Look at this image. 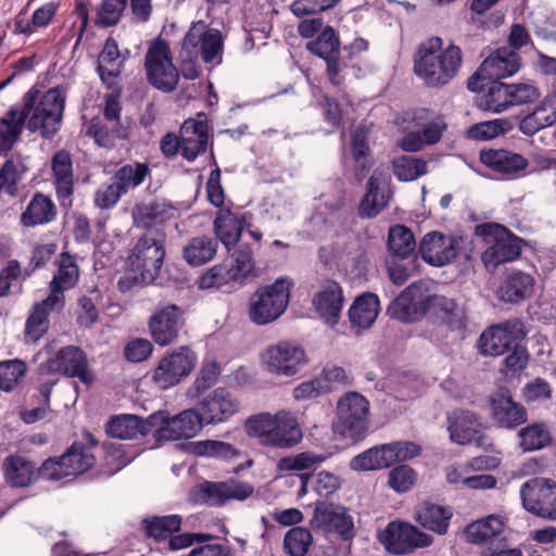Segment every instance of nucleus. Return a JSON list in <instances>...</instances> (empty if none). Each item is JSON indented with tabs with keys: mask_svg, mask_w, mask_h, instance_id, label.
<instances>
[{
	"mask_svg": "<svg viewBox=\"0 0 556 556\" xmlns=\"http://www.w3.org/2000/svg\"><path fill=\"white\" fill-rule=\"evenodd\" d=\"M181 309L177 305H166L150 318L149 329L156 344L165 346L178 336Z\"/></svg>",
	"mask_w": 556,
	"mask_h": 556,
	"instance_id": "obj_27",
	"label": "nucleus"
},
{
	"mask_svg": "<svg viewBox=\"0 0 556 556\" xmlns=\"http://www.w3.org/2000/svg\"><path fill=\"white\" fill-rule=\"evenodd\" d=\"M245 432L263 446L289 450L303 439V432L294 413L287 409L275 414L260 413L245 421Z\"/></svg>",
	"mask_w": 556,
	"mask_h": 556,
	"instance_id": "obj_6",
	"label": "nucleus"
},
{
	"mask_svg": "<svg viewBox=\"0 0 556 556\" xmlns=\"http://www.w3.org/2000/svg\"><path fill=\"white\" fill-rule=\"evenodd\" d=\"M149 422L155 428L153 437L159 442L176 441L195 437L204 421L195 409H186L175 416L159 410L149 416Z\"/></svg>",
	"mask_w": 556,
	"mask_h": 556,
	"instance_id": "obj_12",
	"label": "nucleus"
},
{
	"mask_svg": "<svg viewBox=\"0 0 556 556\" xmlns=\"http://www.w3.org/2000/svg\"><path fill=\"white\" fill-rule=\"evenodd\" d=\"M181 155L189 162L204 153L207 148V125L203 121L187 119L180 128Z\"/></svg>",
	"mask_w": 556,
	"mask_h": 556,
	"instance_id": "obj_32",
	"label": "nucleus"
},
{
	"mask_svg": "<svg viewBox=\"0 0 556 556\" xmlns=\"http://www.w3.org/2000/svg\"><path fill=\"white\" fill-rule=\"evenodd\" d=\"M344 296L340 285L333 280L324 281L312 298L314 312L328 326H336L341 317Z\"/></svg>",
	"mask_w": 556,
	"mask_h": 556,
	"instance_id": "obj_22",
	"label": "nucleus"
},
{
	"mask_svg": "<svg viewBox=\"0 0 556 556\" xmlns=\"http://www.w3.org/2000/svg\"><path fill=\"white\" fill-rule=\"evenodd\" d=\"M483 165L505 177H515L528 166L521 154L508 150H488L480 153Z\"/></svg>",
	"mask_w": 556,
	"mask_h": 556,
	"instance_id": "obj_31",
	"label": "nucleus"
},
{
	"mask_svg": "<svg viewBox=\"0 0 556 556\" xmlns=\"http://www.w3.org/2000/svg\"><path fill=\"white\" fill-rule=\"evenodd\" d=\"M458 240L453 236H445L439 231L426 233L419 244L421 258L437 267L450 264L456 258Z\"/></svg>",
	"mask_w": 556,
	"mask_h": 556,
	"instance_id": "obj_23",
	"label": "nucleus"
},
{
	"mask_svg": "<svg viewBox=\"0 0 556 556\" xmlns=\"http://www.w3.org/2000/svg\"><path fill=\"white\" fill-rule=\"evenodd\" d=\"M56 216L53 201L43 193L36 192L22 213L20 222L24 227H35L51 223Z\"/></svg>",
	"mask_w": 556,
	"mask_h": 556,
	"instance_id": "obj_38",
	"label": "nucleus"
},
{
	"mask_svg": "<svg viewBox=\"0 0 556 556\" xmlns=\"http://www.w3.org/2000/svg\"><path fill=\"white\" fill-rule=\"evenodd\" d=\"M242 222L229 210H220L214 220V230L218 239L229 251L240 239Z\"/></svg>",
	"mask_w": 556,
	"mask_h": 556,
	"instance_id": "obj_42",
	"label": "nucleus"
},
{
	"mask_svg": "<svg viewBox=\"0 0 556 556\" xmlns=\"http://www.w3.org/2000/svg\"><path fill=\"white\" fill-rule=\"evenodd\" d=\"M526 337L519 319L506 320L483 331L479 338V350L484 355L498 356L517 345Z\"/></svg>",
	"mask_w": 556,
	"mask_h": 556,
	"instance_id": "obj_19",
	"label": "nucleus"
},
{
	"mask_svg": "<svg viewBox=\"0 0 556 556\" xmlns=\"http://www.w3.org/2000/svg\"><path fill=\"white\" fill-rule=\"evenodd\" d=\"M393 172L399 180L412 181L428 172L427 162L420 157L402 155L393 160Z\"/></svg>",
	"mask_w": 556,
	"mask_h": 556,
	"instance_id": "obj_50",
	"label": "nucleus"
},
{
	"mask_svg": "<svg viewBox=\"0 0 556 556\" xmlns=\"http://www.w3.org/2000/svg\"><path fill=\"white\" fill-rule=\"evenodd\" d=\"M340 41L336 30L327 26L318 37L307 43V50L325 60L329 80L334 86H340L344 80L343 71L345 65L339 61Z\"/></svg>",
	"mask_w": 556,
	"mask_h": 556,
	"instance_id": "obj_20",
	"label": "nucleus"
},
{
	"mask_svg": "<svg viewBox=\"0 0 556 556\" xmlns=\"http://www.w3.org/2000/svg\"><path fill=\"white\" fill-rule=\"evenodd\" d=\"M311 525L315 530L337 534L342 541H351L355 536L353 517L345 507L331 503L316 504Z\"/></svg>",
	"mask_w": 556,
	"mask_h": 556,
	"instance_id": "obj_18",
	"label": "nucleus"
},
{
	"mask_svg": "<svg viewBox=\"0 0 556 556\" xmlns=\"http://www.w3.org/2000/svg\"><path fill=\"white\" fill-rule=\"evenodd\" d=\"M313 543L309 530L292 527L285 535L283 549L289 556H305Z\"/></svg>",
	"mask_w": 556,
	"mask_h": 556,
	"instance_id": "obj_53",
	"label": "nucleus"
},
{
	"mask_svg": "<svg viewBox=\"0 0 556 556\" xmlns=\"http://www.w3.org/2000/svg\"><path fill=\"white\" fill-rule=\"evenodd\" d=\"M195 364V354L190 349L180 346L160 361L153 372V381L163 390L174 387L193 370Z\"/></svg>",
	"mask_w": 556,
	"mask_h": 556,
	"instance_id": "obj_17",
	"label": "nucleus"
},
{
	"mask_svg": "<svg viewBox=\"0 0 556 556\" xmlns=\"http://www.w3.org/2000/svg\"><path fill=\"white\" fill-rule=\"evenodd\" d=\"M260 357L264 370L278 377H292L307 363L303 346L287 340L268 345Z\"/></svg>",
	"mask_w": 556,
	"mask_h": 556,
	"instance_id": "obj_13",
	"label": "nucleus"
},
{
	"mask_svg": "<svg viewBox=\"0 0 556 556\" xmlns=\"http://www.w3.org/2000/svg\"><path fill=\"white\" fill-rule=\"evenodd\" d=\"M78 278L79 269L74 257L68 253H62L58 262V270L50 281V293L45 300L34 305L26 320V341L36 342L47 331L50 312L63 308L64 292L74 288Z\"/></svg>",
	"mask_w": 556,
	"mask_h": 556,
	"instance_id": "obj_4",
	"label": "nucleus"
},
{
	"mask_svg": "<svg viewBox=\"0 0 556 556\" xmlns=\"http://www.w3.org/2000/svg\"><path fill=\"white\" fill-rule=\"evenodd\" d=\"M254 262L248 248L239 249L233 254L232 264L228 271L233 281H243L253 270Z\"/></svg>",
	"mask_w": 556,
	"mask_h": 556,
	"instance_id": "obj_61",
	"label": "nucleus"
},
{
	"mask_svg": "<svg viewBox=\"0 0 556 556\" xmlns=\"http://www.w3.org/2000/svg\"><path fill=\"white\" fill-rule=\"evenodd\" d=\"M152 280H154V277L150 274L128 267L118 278L117 288L123 293L132 292Z\"/></svg>",
	"mask_w": 556,
	"mask_h": 556,
	"instance_id": "obj_64",
	"label": "nucleus"
},
{
	"mask_svg": "<svg viewBox=\"0 0 556 556\" xmlns=\"http://www.w3.org/2000/svg\"><path fill=\"white\" fill-rule=\"evenodd\" d=\"M507 525V517L502 514H492L485 518L469 523L465 530L467 540L476 544L494 546Z\"/></svg>",
	"mask_w": 556,
	"mask_h": 556,
	"instance_id": "obj_33",
	"label": "nucleus"
},
{
	"mask_svg": "<svg viewBox=\"0 0 556 556\" xmlns=\"http://www.w3.org/2000/svg\"><path fill=\"white\" fill-rule=\"evenodd\" d=\"M520 447L523 452H532L547 446L551 441V433L543 422H534L519 430Z\"/></svg>",
	"mask_w": 556,
	"mask_h": 556,
	"instance_id": "obj_45",
	"label": "nucleus"
},
{
	"mask_svg": "<svg viewBox=\"0 0 556 556\" xmlns=\"http://www.w3.org/2000/svg\"><path fill=\"white\" fill-rule=\"evenodd\" d=\"M324 460L325 456L323 455L313 452H302L280 458L276 464V470L280 473L307 470L321 464Z\"/></svg>",
	"mask_w": 556,
	"mask_h": 556,
	"instance_id": "obj_51",
	"label": "nucleus"
},
{
	"mask_svg": "<svg viewBox=\"0 0 556 556\" xmlns=\"http://www.w3.org/2000/svg\"><path fill=\"white\" fill-rule=\"evenodd\" d=\"M86 440L87 443L75 441L59 458L47 459L40 468V475L48 480H60L90 469L96 463L91 448L97 442L89 433L86 434Z\"/></svg>",
	"mask_w": 556,
	"mask_h": 556,
	"instance_id": "obj_10",
	"label": "nucleus"
},
{
	"mask_svg": "<svg viewBox=\"0 0 556 556\" xmlns=\"http://www.w3.org/2000/svg\"><path fill=\"white\" fill-rule=\"evenodd\" d=\"M416 242L413 232L403 225H395L389 229L388 233V248L389 251L396 257H408L414 249Z\"/></svg>",
	"mask_w": 556,
	"mask_h": 556,
	"instance_id": "obj_47",
	"label": "nucleus"
},
{
	"mask_svg": "<svg viewBox=\"0 0 556 556\" xmlns=\"http://www.w3.org/2000/svg\"><path fill=\"white\" fill-rule=\"evenodd\" d=\"M416 481V472L407 465H400L389 472V485L396 492L410 490Z\"/></svg>",
	"mask_w": 556,
	"mask_h": 556,
	"instance_id": "obj_63",
	"label": "nucleus"
},
{
	"mask_svg": "<svg viewBox=\"0 0 556 556\" xmlns=\"http://www.w3.org/2000/svg\"><path fill=\"white\" fill-rule=\"evenodd\" d=\"M26 372V365L20 359L0 362V388L11 392Z\"/></svg>",
	"mask_w": 556,
	"mask_h": 556,
	"instance_id": "obj_57",
	"label": "nucleus"
},
{
	"mask_svg": "<svg viewBox=\"0 0 556 556\" xmlns=\"http://www.w3.org/2000/svg\"><path fill=\"white\" fill-rule=\"evenodd\" d=\"M379 541L392 554L404 555L432 544L431 535L404 521H391L378 534Z\"/></svg>",
	"mask_w": 556,
	"mask_h": 556,
	"instance_id": "obj_15",
	"label": "nucleus"
},
{
	"mask_svg": "<svg viewBox=\"0 0 556 556\" xmlns=\"http://www.w3.org/2000/svg\"><path fill=\"white\" fill-rule=\"evenodd\" d=\"M179 515L153 516L142 521L143 529L149 536L162 540L176 532L181 527Z\"/></svg>",
	"mask_w": 556,
	"mask_h": 556,
	"instance_id": "obj_49",
	"label": "nucleus"
},
{
	"mask_svg": "<svg viewBox=\"0 0 556 556\" xmlns=\"http://www.w3.org/2000/svg\"><path fill=\"white\" fill-rule=\"evenodd\" d=\"M151 430L149 418L143 420L135 415L114 416L105 425L106 433L121 440H132Z\"/></svg>",
	"mask_w": 556,
	"mask_h": 556,
	"instance_id": "obj_36",
	"label": "nucleus"
},
{
	"mask_svg": "<svg viewBox=\"0 0 556 556\" xmlns=\"http://www.w3.org/2000/svg\"><path fill=\"white\" fill-rule=\"evenodd\" d=\"M291 282L278 278L274 283L256 290L250 299L249 318L258 326L278 319L287 309L290 300Z\"/></svg>",
	"mask_w": 556,
	"mask_h": 556,
	"instance_id": "obj_8",
	"label": "nucleus"
},
{
	"mask_svg": "<svg viewBox=\"0 0 556 556\" xmlns=\"http://www.w3.org/2000/svg\"><path fill=\"white\" fill-rule=\"evenodd\" d=\"M231 281L233 280L228 271V265L223 263L211 267L202 274L197 283L201 290L215 291Z\"/></svg>",
	"mask_w": 556,
	"mask_h": 556,
	"instance_id": "obj_56",
	"label": "nucleus"
},
{
	"mask_svg": "<svg viewBox=\"0 0 556 556\" xmlns=\"http://www.w3.org/2000/svg\"><path fill=\"white\" fill-rule=\"evenodd\" d=\"M3 471L9 484L22 488L31 482L35 476V466L22 456L11 455L4 459Z\"/></svg>",
	"mask_w": 556,
	"mask_h": 556,
	"instance_id": "obj_43",
	"label": "nucleus"
},
{
	"mask_svg": "<svg viewBox=\"0 0 556 556\" xmlns=\"http://www.w3.org/2000/svg\"><path fill=\"white\" fill-rule=\"evenodd\" d=\"M431 286V282L425 280L413 282L390 304L389 314L403 323H412L432 308L442 313L451 330L463 336L466 328L463 309L453 300L434 294Z\"/></svg>",
	"mask_w": 556,
	"mask_h": 556,
	"instance_id": "obj_3",
	"label": "nucleus"
},
{
	"mask_svg": "<svg viewBox=\"0 0 556 556\" xmlns=\"http://www.w3.org/2000/svg\"><path fill=\"white\" fill-rule=\"evenodd\" d=\"M217 241L208 237H197L184 248L185 261L191 266H201L211 260L217 251Z\"/></svg>",
	"mask_w": 556,
	"mask_h": 556,
	"instance_id": "obj_44",
	"label": "nucleus"
},
{
	"mask_svg": "<svg viewBox=\"0 0 556 556\" xmlns=\"http://www.w3.org/2000/svg\"><path fill=\"white\" fill-rule=\"evenodd\" d=\"M447 422L452 442L459 445L475 443L477 446H482L484 444L481 424L475 414L468 410H454L447 415Z\"/></svg>",
	"mask_w": 556,
	"mask_h": 556,
	"instance_id": "obj_25",
	"label": "nucleus"
},
{
	"mask_svg": "<svg viewBox=\"0 0 556 556\" xmlns=\"http://www.w3.org/2000/svg\"><path fill=\"white\" fill-rule=\"evenodd\" d=\"M26 170L27 166L20 155L12 156L5 161L0 169V184L8 194L14 195L16 193V185Z\"/></svg>",
	"mask_w": 556,
	"mask_h": 556,
	"instance_id": "obj_52",
	"label": "nucleus"
},
{
	"mask_svg": "<svg viewBox=\"0 0 556 556\" xmlns=\"http://www.w3.org/2000/svg\"><path fill=\"white\" fill-rule=\"evenodd\" d=\"M193 453L199 456L218 457L223 459H231L238 455V451L229 443L204 440L193 444Z\"/></svg>",
	"mask_w": 556,
	"mask_h": 556,
	"instance_id": "obj_58",
	"label": "nucleus"
},
{
	"mask_svg": "<svg viewBox=\"0 0 556 556\" xmlns=\"http://www.w3.org/2000/svg\"><path fill=\"white\" fill-rule=\"evenodd\" d=\"M452 516L451 509L426 502L417 507L414 518L422 528L442 535L447 532Z\"/></svg>",
	"mask_w": 556,
	"mask_h": 556,
	"instance_id": "obj_39",
	"label": "nucleus"
},
{
	"mask_svg": "<svg viewBox=\"0 0 556 556\" xmlns=\"http://www.w3.org/2000/svg\"><path fill=\"white\" fill-rule=\"evenodd\" d=\"M509 108L533 102L540 97L539 89L531 83L507 84Z\"/></svg>",
	"mask_w": 556,
	"mask_h": 556,
	"instance_id": "obj_60",
	"label": "nucleus"
},
{
	"mask_svg": "<svg viewBox=\"0 0 556 556\" xmlns=\"http://www.w3.org/2000/svg\"><path fill=\"white\" fill-rule=\"evenodd\" d=\"M519 67V54L509 48H500L482 62L477 76L482 79L498 80L514 75Z\"/></svg>",
	"mask_w": 556,
	"mask_h": 556,
	"instance_id": "obj_26",
	"label": "nucleus"
},
{
	"mask_svg": "<svg viewBox=\"0 0 556 556\" xmlns=\"http://www.w3.org/2000/svg\"><path fill=\"white\" fill-rule=\"evenodd\" d=\"M445 128L446 125L444 121L441 117H437L426 124L420 131H410L406 134L400 146L404 151H419L425 146H431L439 142Z\"/></svg>",
	"mask_w": 556,
	"mask_h": 556,
	"instance_id": "obj_40",
	"label": "nucleus"
},
{
	"mask_svg": "<svg viewBox=\"0 0 556 556\" xmlns=\"http://www.w3.org/2000/svg\"><path fill=\"white\" fill-rule=\"evenodd\" d=\"M201 491L210 505H222L226 501H244L250 497L254 488L251 483L237 479H229L223 482H204Z\"/></svg>",
	"mask_w": 556,
	"mask_h": 556,
	"instance_id": "obj_29",
	"label": "nucleus"
},
{
	"mask_svg": "<svg viewBox=\"0 0 556 556\" xmlns=\"http://www.w3.org/2000/svg\"><path fill=\"white\" fill-rule=\"evenodd\" d=\"M380 301L377 294L366 292L355 299L349 309V318L357 330L369 328L378 317Z\"/></svg>",
	"mask_w": 556,
	"mask_h": 556,
	"instance_id": "obj_37",
	"label": "nucleus"
},
{
	"mask_svg": "<svg viewBox=\"0 0 556 556\" xmlns=\"http://www.w3.org/2000/svg\"><path fill=\"white\" fill-rule=\"evenodd\" d=\"M533 278L519 270H511L498 289V296L510 303H517L532 293Z\"/></svg>",
	"mask_w": 556,
	"mask_h": 556,
	"instance_id": "obj_41",
	"label": "nucleus"
},
{
	"mask_svg": "<svg viewBox=\"0 0 556 556\" xmlns=\"http://www.w3.org/2000/svg\"><path fill=\"white\" fill-rule=\"evenodd\" d=\"M127 5V0H102L97 8L94 25L111 27L116 25Z\"/></svg>",
	"mask_w": 556,
	"mask_h": 556,
	"instance_id": "obj_54",
	"label": "nucleus"
},
{
	"mask_svg": "<svg viewBox=\"0 0 556 556\" xmlns=\"http://www.w3.org/2000/svg\"><path fill=\"white\" fill-rule=\"evenodd\" d=\"M56 194L62 206H70L74 191L73 162L65 150L58 151L51 160Z\"/></svg>",
	"mask_w": 556,
	"mask_h": 556,
	"instance_id": "obj_30",
	"label": "nucleus"
},
{
	"mask_svg": "<svg viewBox=\"0 0 556 556\" xmlns=\"http://www.w3.org/2000/svg\"><path fill=\"white\" fill-rule=\"evenodd\" d=\"M367 131L363 128H356L352 132L351 149L355 163L361 169V175L368 168V146H367Z\"/></svg>",
	"mask_w": 556,
	"mask_h": 556,
	"instance_id": "obj_62",
	"label": "nucleus"
},
{
	"mask_svg": "<svg viewBox=\"0 0 556 556\" xmlns=\"http://www.w3.org/2000/svg\"><path fill=\"white\" fill-rule=\"evenodd\" d=\"M482 105L493 113H502L509 109L507 84L494 80L483 94Z\"/></svg>",
	"mask_w": 556,
	"mask_h": 556,
	"instance_id": "obj_55",
	"label": "nucleus"
},
{
	"mask_svg": "<svg viewBox=\"0 0 556 556\" xmlns=\"http://www.w3.org/2000/svg\"><path fill=\"white\" fill-rule=\"evenodd\" d=\"M476 233L489 244L481 258L486 269H495L500 264L511 262L520 255L521 247L517 237L497 224H482Z\"/></svg>",
	"mask_w": 556,
	"mask_h": 556,
	"instance_id": "obj_11",
	"label": "nucleus"
},
{
	"mask_svg": "<svg viewBox=\"0 0 556 556\" xmlns=\"http://www.w3.org/2000/svg\"><path fill=\"white\" fill-rule=\"evenodd\" d=\"M174 210L165 202H153L137 206L134 218L147 231L138 239L127 260V266L143 270L154 278L165 257V232L153 226L169 219Z\"/></svg>",
	"mask_w": 556,
	"mask_h": 556,
	"instance_id": "obj_2",
	"label": "nucleus"
},
{
	"mask_svg": "<svg viewBox=\"0 0 556 556\" xmlns=\"http://www.w3.org/2000/svg\"><path fill=\"white\" fill-rule=\"evenodd\" d=\"M490 405L492 417L501 428L513 429L527 420L525 407L514 402L508 394H495L491 397Z\"/></svg>",
	"mask_w": 556,
	"mask_h": 556,
	"instance_id": "obj_34",
	"label": "nucleus"
},
{
	"mask_svg": "<svg viewBox=\"0 0 556 556\" xmlns=\"http://www.w3.org/2000/svg\"><path fill=\"white\" fill-rule=\"evenodd\" d=\"M390 184L391 176L387 168L378 167L374 170L359 205V214L363 217H375L388 205L392 195Z\"/></svg>",
	"mask_w": 556,
	"mask_h": 556,
	"instance_id": "obj_21",
	"label": "nucleus"
},
{
	"mask_svg": "<svg viewBox=\"0 0 556 556\" xmlns=\"http://www.w3.org/2000/svg\"><path fill=\"white\" fill-rule=\"evenodd\" d=\"M508 122L504 118H497L488 122H481L469 127L467 136L475 140H491L507 129Z\"/></svg>",
	"mask_w": 556,
	"mask_h": 556,
	"instance_id": "obj_59",
	"label": "nucleus"
},
{
	"mask_svg": "<svg viewBox=\"0 0 556 556\" xmlns=\"http://www.w3.org/2000/svg\"><path fill=\"white\" fill-rule=\"evenodd\" d=\"M118 45L115 39L109 38L98 59V71L102 80L114 78L119 74L122 61Z\"/></svg>",
	"mask_w": 556,
	"mask_h": 556,
	"instance_id": "obj_48",
	"label": "nucleus"
},
{
	"mask_svg": "<svg viewBox=\"0 0 556 556\" xmlns=\"http://www.w3.org/2000/svg\"><path fill=\"white\" fill-rule=\"evenodd\" d=\"M239 409V402L226 389L217 388L200 405V415L204 424H216L227 420Z\"/></svg>",
	"mask_w": 556,
	"mask_h": 556,
	"instance_id": "obj_28",
	"label": "nucleus"
},
{
	"mask_svg": "<svg viewBox=\"0 0 556 556\" xmlns=\"http://www.w3.org/2000/svg\"><path fill=\"white\" fill-rule=\"evenodd\" d=\"M150 169L147 163H129L119 167L114 174V180L124 193L140 186Z\"/></svg>",
	"mask_w": 556,
	"mask_h": 556,
	"instance_id": "obj_46",
	"label": "nucleus"
},
{
	"mask_svg": "<svg viewBox=\"0 0 556 556\" xmlns=\"http://www.w3.org/2000/svg\"><path fill=\"white\" fill-rule=\"evenodd\" d=\"M442 46L440 37H432L419 47L415 58V74L429 87L447 85L462 67L460 48L453 43Z\"/></svg>",
	"mask_w": 556,
	"mask_h": 556,
	"instance_id": "obj_5",
	"label": "nucleus"
},
{
	"mask_svg": "<svg viewBox=\"0 0 556 556\" xmlns=\"http://www.w3.org/2000/svg\"><path fill=\"white\" fill-rule=\"evenodd\" d=\"M47 371L62 372L65 376L78 378L83 383L90 384L93 376L88 369L86 354L77 346L68 345L48 359Z\"/></svg>",
	"mask_w": 556,
	"mask_h": 556,
	"instance_id": "obj_24",
	"label": "nucleus"
},
{
	"mask_svg": "<svg viewBox=\"0 0 556 556\" xmlns=\"http://www.w3.org/2000/svg\"><path fill=\"white\" fill-rule=\"evenodd\" d=\"M556 123V88L549 92L542 102L520 124L519 129L527 136H532L539 130Z\"/></svg>",
	"mask_w": 556,
	"mask_h": 556,
	"instance_id": "obj_35",
	"label": "nucleus"
},
{
	"mask_svg": "<svg viewBox=\"0 0 556 556\" xmlns=\"http://www.w3.org/2000/svg\"><path fill=\"white\" fill-rule=\"evenodd\" d=\"M65 98L59 88L42 93L30 89L21 106L14 105L0 117V156L7 155L18 140L24 127L31 132L40 130L45 138H52L59 130Z\"/></svg>",
	"mask_w": 556,
	"mask_h": 556,
	"instance_id": "obj_1",
	"label": "nucleus"
},
{
	"mask_svg": "<svg viewBox=\"0 0 556 556\" xmlns=\"http://www.w3.org/2000/svg\"><path fill=\"white\" fill-rule=\"evenodd\" d=\"M144 66L149 83L165 92L173 91L179 79L176 66L172 62L170 49L166 41L155 39L146 54Z\"/></svg>",
	"mask_w": 556,
	"mask_h": 556,
	"instance_id": "obj_14",
	"label": "nucleus"
},
{
	"mask_svg": "<svg viewBox=\"0 0 556 556\" xmlns=\"http://www.w3.org/2000/svg\"><path fill=\"white\" fill-rule=\"evenodd\" d=\"M520 498L526 510L556 520V482L545 478H533L520 489Z\"/></svg>",
	"mask_w": 556,
	"mask_h": 556,
	"instance_id": "obj_16",
	"label": "nucleus"
},
{
	"mask_svg": "<svg viewBox=\"0 0 556 556\" xmlns=\"http://www.w3.org/2000/svg\"><path fill=\"white\" fill-rule=\"evenodd\" d=\"M368 400L358 392H346L337 403L332 431L342 439L361 440L368 431Z\"/></svg>",
	"mask_w": 556,
	"mask_h": 556,
	"instance_id": "obj_7",
	"label": "nucleus"
},
{
	"mask_svg": "<svg viewBox=\"0 0 556 556\" xmlns=\"http://www.w3.org/2000/svg\"><path fill=\"white\" fill-rule=\"evenodd\" d=\"M224 41L218 29L211 28L205 22L192 23L181 45V55L188 59H201L206 65H219L223 61Z\"/></svg>",
	"mask_w": 556,
	"mask_h": 556,
	"instance_id": "obj_9",
	"label": "nucleus"
}]
</instances>
